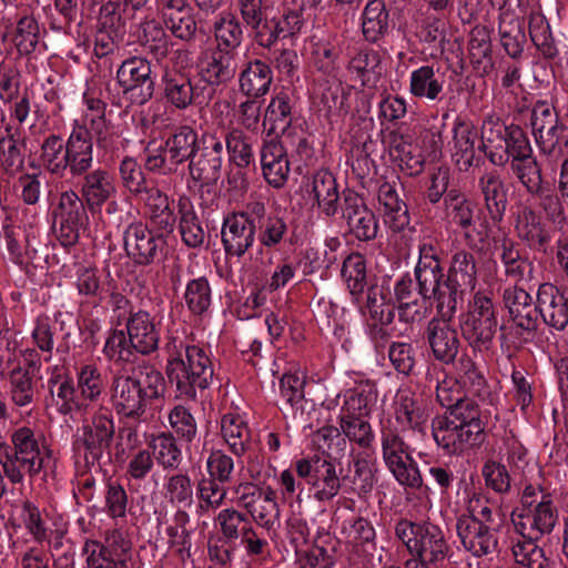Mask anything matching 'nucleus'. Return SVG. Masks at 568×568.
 <instances>
[{
	"label": "nucleus",
	"mask_w": 568,
	"mask_h": 568,
	"mask_svg": "<svg viewBox=\"0 0 568 568\" xmlns=\"http://www.w3.org/2000/svg\"><path fill=\"white\" fill-rule=\"evenodd\" d=\"M52 458V449L44 434L37 427L22 425L10 435V444L0 440V464L4 476L12 484L24 477H37Z\"/></svg>",
	"instance_id": "f257e3e1"
},
{
	"label": "nucleus",
	"mask_w": 568,
	"mask_h": 568,
	"mask_svg": "<svg viewBox=\"0 0 568 568\" xmlns=\"http://www.w3.org/2000/svg\"><path fill=\"white\" fill-rule=\"evenodd\" d=\"M166 383L163 374L153 366H138L130 373L118 374L111 385V403L118 415L141 418L148 405L164 397Z\"/></svg>",
	"instance_id": "f03ea898"
},
{
	"label": "nucleus",
	"mask_w": 568,
	"mask_h": 568,
	"mask_svg": "<svg viewBox=\"0 0 568 568\" xmlns=\"http://www.w3.org/2000/svg\"><path fill=\"white\" fill-rule=\"evenodd\" d=\"M166 375L175 385V397L194 400L197 389H205L213 377L207 351L199 345L184 344L178 338L168 343Z\"/></svg>",
	"instance_id": "7ed1b4c3"
},
{
	"label": "nucleus",
	"mask_w": 568,
	"mask_h": 568,
	"mask_svg": "<svg viewBox=\"0 0 568 568\" xmlns=\"http://www.w3.org/2000/svg\"><path fill=\"white\" fill-rule=\"evenodd\" d=\"M432 435L436 445L448 455H460L485 440V424L474 402L458 404L432 420Z\"/></svg>",
	"instance_id": "20e7f679"
},
{
	"label": "nucleus",
	"mask_w": 568,
	"mask_h": 568,
	"mask_svg": "<svg viewBox=\"0 0 568 568\" xmlns=\"http://www.w3.org/2000/svg\"><path fill=\"white\" fill-rule=\"evenodd\" d=\"M558 511L551 495L538 484L525 486L520 506L511 515L515 530L528 539H540L550 534L557 523Z\"/></svg>",
	"instance_id": "39448f33"
},
{
	"label": "nucleus",
	"mask_w": 568,
	"mask_h": 568,
	"mask_svg": "<svg viewBox=\"0 0 568 568\" xmlns=\"http://www.w3.org/2000/svg\"><path fill=\"white\" fill-rule=\"evenodd\" d=\"M404 432L392 427L389 423L379 424L383 462L400 486L419 489L424 484L423 477L403 438Z\"/></svg>",
	"instance_id": "423d86ee"
},
{
	"label": "nucleus",
	"mask_w": 568,
	"mask_h": 568,
	"mask_svg": "<svg viewBox=\"0 0 568 568\" xmlns=\"http://www.w3.org/2000/svg\"><path fill=\"white\" fill-rule=\"evenodd\" d=\"M395 535L412 556H418L429 565L443 561L450 550L442 528L429 521L400 520L396 524Z\"/></svg>",
	"instance_id": "0eeeda50"
},
{
	"label": "nucleus",
	"mask_w": 568,
	"mask_h": 568,
	"mask_svg": "<svg viewBox=\"0 0 568 568\" xmlns=\"http://www.w3.org/2000/svg\"><path fill=\"white\" fill-rule=\"evenodd\" d=\"M199 151L197 133L189 125L176 129L164 145L146 149L145 168L151 172L171 174L195 156Z\"/></svg>",
	"instance_id": "6e6552de"
},
{
	"label": "nucleus",
	"mask_w": 568,
	"mask_h": 568,
	"mask_svg": "<svg viewBox=\"0 0 568 568\" xmlns=\"http://www.w3.org/2000/svg\"><path fill=\"white\" fill-rule=\"evenodd\" d=\"M498 327L497 305L480 292L476 293L460 328L468 344L477 352L488 351Z\"/></svg>",
	"instance_id": "1a4fd4ad"
},
{
	"label": "nucleus",
	"mask_w": 568,
	"mask_h": 568,
	"mask_svg": "<svg viewBox=\"0 0 568 568\" xmlns=\"http://www.w3.org/2000/svg\"><path fill=\"white\" fill-rule=\"evenodd\" d=\"M443 270L435 245L429 241L418 244V262L415 266V277L418 283V294L424 298H436L440 314L448 316V287L443 280Z\"/></svg>",
	"instance_id": "9d476101"
},
{
	"label": "nucleus",
	"mask_w": 568,
	"mask_h": 568,
	"mask_svg": "<svg viewBox=\"0 0 568 568\" xmlns=\"http://www.w3.org/2000/svg\"><path fill=\"white\" fill-rule=\"evenodd\" d=\"M446 216L450 224L462 230L467 244L481 250L490 232L487 221L481 219L476 204L465 195L449 192L446 200Z\"/></svg>",
	"instance_id": "9b49d317"
},
{
	"label": "nucleus",
	"mask_w": 568,
	"mask_h": 568,
	"mask_svg": "<svg viewBox=\"0 0 568 568\" xmlns=\"http://www.w3.org/2000/svg\"><path fill=\"white\" fill-rule=\"evenodd\" d=\"M116 82L132 104L142 105L153 97L155 82L151 64L144 58L124 60L116 70Z\"/></svg>",
	"instance_id": "f8f14e48"
},
{
	"label": "nucleus",
	"mask_w": 568,
	"mask_h": 568,
	"mask_svg": "<svg viewBox=\"0 0 568 568\" xmlns=\"http://www.w3.org/2000/svg\"><path fill=\"white\" fill-rule=\"evenodd\" d=\"M113 435L114 423L111 414L106 409H100L90 422H83L81 434L74 440L73 447L83 455L88 464H94L109 447Z\"/></svg>",
	"instance_id": "ddd939ff"
},
{
	"label": "nucleus",
	"mask_w": 568,
	"mask_h": 568,
	"mask_svg": "<svg viewBox=\"0 0 568 568\" xmlns=\"http://www.w3.org/2000/svg\"><path fill=\"white\" fill-rule=\"evenodd\" d=\"M12 524L17 527L24 528L32 539L42 545L47 542L52 545L54 549L62 546V539L67 535L68 528L64 523H53L50 526V519L33 503L24 501L12 517Z\"/></svg>",
	"instance_id": "4468645a"
},
{
	"label": "nucleus",
	"mask_w": 568,
	"mask_h": 568,
	"mask_svg": "<svg viewBox=\"0 0 568 568\" xmlns=\"http://www.w3.org/2000/svg\"><path fill=\"white\" fill-rule=\"evenodd\" d=\"M295 468L297 475L311 486L316 500L328 501L339 493L341 478L332 462L322 458H304L295 463Z\"/></svg>",
	"instance_id": "2eb2a0df"
},
{
	"label": "nucleus",
	"mask_w": 568,
	"mask_h": 568,
	"mask_svg": "<svg viewBox=\"0 0 568 568\" xmlns=\"http://www.w3.org/2000/svg\"><path fill=\"white\" fill-rule=\"evenodd\" d=\"M477 282V267L474 255L465 250H459L452 256L448 268L446 286L448 287L447 312L454 315L457 307L458 295L464 291H473Z\"/></svg>",
	"instance_id": "dca6fc26"
},
{
	"label": "nucleus",
	"mask_w": 568,
	"mask_h": 568,
	"mask_svg": "<svg viewBox=\"0 0 568 568\" xmlns=\"http://www.w3.org/2000/svg\"><path fill=\"white\" fill-rule=\"evenodd\" d=\"M255 235V222L248 212L231 213L224 217L221 236L227 256L242 257L254 244Z\"/></svg>",
	"instance_id": "f3484780"
},
{
	"label": "nucleus",
	"mask_w": 568,
	"mask_h": 568,
	"mask_svg": "<svg viewBox=\"0 0 568 568\" xmlns=\"http://www.w3.org/2000/svg\"><path fill=\"white\" fill-rule=\"evenodd\" d=\"M452 316L432 318L425 331L434 358L444 365L455 363L460 347L458 332L449 322Z\"/></svg>",
	"instance_id": "a211bd4d"
},
{
	"label": "nucleus",
	"mask_w": 568,
	"mask_h": 568,
	"mask_svg": "<svg viewBox=\"0 0 568 568\" xmlns=\"http://www.w3.org/2000/svg\"><path fill=\"white\" fill-rule=\"evenodd\" d=\"M361 311L366 317L371 337L375 341L383 339L386 335L384 327L389 325L395 316V305L388 300L387 291L383 286H371Z\"/></svg>",
	"instance_id": "6ab92c4d"
},
{
	"label": "nucleus",
	"mask_w": 568,
	"mask_h": 568,
	"mask_svg": "<svg viewBox=\"0 0 568 568\" xmlns=\"http://www.w3.org/2000/svg\"><path fill=\"white\" fill-rule=\"evenodd\" d=\"M456 529L463 547L475 557H483L496 551L498 546L497 535L490 525L483 520L459 517Z\"/></svg>",
	"instance_id": "aec40b11"
},
{
	"label": "nucleus",
	"mask_w": 568,
	"mask_h": 568,
	"mask_svg": "<svg viewBox=\"0 0 568 568\" xmlns=\"http://www.w3.org/2000/svg\"><path fill=\"white\" fill-rule=\"evenodd\" d=\"M68 170L72 176H82L90 171L94 160V142L89 129L72 124L65 142Z\"/></svg>",
	"instance_id": "412c9836"
},
{
	"label": "nucleus",
	"mask_w": 568,
	"mask_h": 568,
	"mask_svg": "<svg viewBox=\"0 0 568 568\" xmlns=\"http://www.w3.org/2000/svg\"><path fill=\"white\" fill-rule=\"evenodd\" d=\"M80 191L88 210L94 214L115 197L118 189L113 175L108 170L98 168L83 174Z\"/></svg>",
	"instance_id": "4be33fe9"
},
{
	"label": "nucleus",
	"mask_w": 568,
	"mask_h": 568,
	"mask_svg": "<svg viewBox=\"0 0 568 568\" xmlns=\"http://www.w3.org/2000/svg\"><path fill=\"white\" fill-rule=\"evenodd\" d=\"M235 53L217 47L206 48L197 58L201 78L209 84L217 85L231 80L236 72Z\"/></svg>",
	"instance_id": "5701e85b"
},
{
	"label": "nucleus",
	"mask_w": 568,
	"mask_h": 568,
	"mask_svg": "<svg viewBox=\"0 0 568 568\" xmlns=\"http://www.w3.org/2000/svg\"><path fill=\"white\" fill-rule=\"evenodd\" d=\"M478 133L474 124L460 116L454 120L452 140L448 142L452 160L460 171H467L474 164L475 144Z\"/></svg>",
	"instance_id": "b1692460"
},
{
	"label": "nucleus",
	"mask_w": 568,
	"mask_h": 568,
	"mask_svg": "<svg viewBox=\"0 0 568 568\" xmlns=\"http://www.w3.org/2000/svg\"><path fill=\"white\" fill-rule=\"evenodd\" d=\"M263 176L274 187H282L290 174V161L283 143L273 138L265 141L261 149Z\"/></svg>",
	"instance_id": "393cba45"
},
{
	"label": "nucleus",
	"mask_w": 568,
	"mask_h": 568,
	"mask_svg": "<svg viewBox=\"0 0 568 568\" xmlns=\"http://www.w3.org/2000/svg\"><path fill=\"white\" fill-rule=\"evenodd\" d=\"M495 251L503 262L508 277L519 283H529L536 280L537 268L534 261L521 255L513 240L504 236L500 243L496 242Z\"/></svg>",
	"instance_id": "a878e982"
},
{
	"label": "nucleus",
	"mask_w": 568,
	"mask_h": 568,
	"mask_svg": "<svg viewBox=\"0 0 568 568\" xmlns=\"http://www.w3.org/2000/svg\"><path fill=\"white\" fill-rule=\"evenodd\" d=\"M126 333L133 349L149 355L158 349L160 332L153 317L145 311L131 313L126 320Z\"/></svg>",
	"instance_id": "bb28decb"
},
{
	"label": "nucleus",
	"mask_w": 568,
	"mask_h": 568,
	"mask_svg": "<svg viewBox=\"0 0 568 568\" xmlns=\"http://www.w3.org/2000/svg\"><path fill=\"white\" fill-rule=\"evenodd\" d=\"M514 216L517 235L525 241L530 248L544 250L550 242V235L531 205L525 202L518 203L515 206Z\"/></svg>",
	"instance_id": "cd10ccee"
},
{
	"label": "nucleus",
	"mask_w": 568,
	"mask_h": 568,
	"mask_svg": "<svg viewBox=\"0 0 568 568\" xmlns=\"http://www.w3.org/2000/svg\"><path fill=\"white\" fill-rule=\"evenodd\" d=\"M538 314L544 322L557 329L562 331L568 325V302L559 290L550 284L539 285L537 292Z\"/></svg>",
	"instance_id": "c85d7f7f"
},
{
	"label": "nucleus",
	"mask_w": 568,
	"mask_h": 568,
	"mask_svg": "<svg viewBox=\"0 0 568 568\" xmlns=\"http://www.w3.org/2000/svg\"><path fill=\"white\" fill-rule=\"evenodd\" d=\"M509 132L510 125H505L494 115H489L483 121L478 149L486 154L494 165L503 166L508 163V155L504 145Z\"/></svg>",
	"instance_id": "c756f323"
},
{
	"label": "nucleus",
	"mask_w": 568,
	"mask_h": 568,
	"mask_svg": "<svg viewBox=\"0 0 568 568\" xmlns=\"http://www.w3.org/2000/svg\"><path fill=\"white\" fill-rule=\"evenodd\" d=\"M393 407L394 414L382 417L379 424L386 425L389 423L392 427L400 430L420 428L422 414L410 389H399L395 395Z\"/></svg>",
	"instance_id": "7c9ffc66"
},
{
	"label": "nucleus",
	"mask_w": 568,
	"mask_h": 568,
	"mask_svg": "<svg viewBox=\"0 0 568 568\" xmlns=\"http://www.w3.org/2000/svg\"><path fill=\"white\" fill-rule=\"evenodd\" d=\"M343 217L349 231L361 241H368L376 236L378 225L374 213L368 210L363 200L357 196L345 197Z\"/></svg>",
	"instance_id": "2f4dec72"
},
{
	"label": "nucleus",
	"mask_w": 568,
	"mask_h": 568,
	"mask_svg": "<svg viewBox=\"0 0 568 568\" xmlns=\"http://www.w3.org/2000/svg\"><path fill=\"white\" fill-rule=\"evenodd\" d=\"M124 248L136 263H150L156 253L158 242L152 232L142 223L130 224L124 232Z\"/></svg>",
	"instance_id": "473e14b6"
},
{
	"label": "nucleus",
	"mask_w": 568,
	"mask_h": 568,
	"mask_svg": "<svg viewBox=\"0 0 568 568\" xmlns=\"http://www.w3.org/2000/svg\"><path fill=\"white\" fill-rule=\"evenodd\" d=\"M351 78L364 88H374L384 73L381 54L372 49H362L354 54L347 65Z\"/></svg>",
	"instance_id": "72a5a7b5"
},
{
	"label": "nucleus",
	"mask_w": 568,
	"mask_h": 568,
	"mask_svg": "<svg viewBox=\"0 0 568 568\" xmlns=\"http://www.w3.org/2000/svg\"><path fill=\"white\" fill-rule=\"evenodd\" d=\"M504 302L513 321L524 329H531L538 317V304L524 288L511 286L504 291Z\"/></svg>",
	"instance_id": "f704fd0d"
},
{
	"label": "nucleus",
	"mask_w": 568,
	"mask_h": 568,
	"mask_svg": "<svg viewBox=\"0 0 568 568\" xmlns=\"http://www.w3.org/2000/svg\"><path fill=\"white\" fill-rule=\"evenodd\" d=\"M445 78L433 65H422L410 72L409 93L417 99L438 101L442 99Z\"/></svg>",
	"instance_id": "c9c22d12"
},
{
	"label": "nucleus",
	"mask_w": 568,
	"mask_h": 568,
	"mask_svg": "<svg viewBox=\"0 0 568 568\" xmlns=\"http://www.w3.org/2000/svg\"><path fill=\"white\" fill-rule=\"evenodd\" d=\"M376 399L375 384L363 381L345 392L338 417H369Z\"/></svg>",
	"instance_id": "e433bc0d"
},
{
	"label": "nucleus",
	"mask_w": 568,
	"mask_h": 568,
	"mask_svg": "<svg viewBox=\"0 0 568 568\" xmlns=\"http://www.w3.org/2000/svg\"><path fill=\"white\" fill-rule=\"evenodd\" d=\"M138 196L145 204L149 217L154 226L171 233L176 219L170 206L169 196L156 186H148Z\"/></svg>",
	"instance_id": "4c0bfd02"
},
{
	"label": "nucleus",
	"mask_w": 568,
	"mask_h": 568,
	"mask_svg": "<svg viewBox=\"0 0 568 568\" xmlns=\"http://www.w3.org/2000/svg\"><path fill=\"white\" fill-rule=\"evenodd\" d=\"M460 387L469 394L485 400L489 397V387L484 369L469 355L463 354L455 364V377Z\"/></svg>",
	"instance_id": "58836bf2"
},
{
	"label": "nucleus",
	"mask_w": 568,
	"mask_h": 568,
	"mask_svg": "<svg viewBox=\"0 0 568 568\" xmlns=\"http://www.w3.org/2000/svg\"><path fill=\"white\" fill-rule=\"evenodd\" d=\"M49 390L51 394V405L55 407L57 412L62 415L78 413L84 415L89 410V404L83 403L80 395L77 396L73 383L68 379L48 381Z\"/></svg>",
	"instance_id": "ea45409f"
},
{
	"label": "nucleus",
	"mask_w": 568,
	"mask_h": 568,
	"mask_svg": "<svg viewBox=\"0 0 568 568\" xmlns=\"http://www.w3.org/2000/svg\"><path fill=\"white\" fill-rule=\"evenodd\" d=\"M273 81V72L270 65L261 60H254L240 74V90L247 98L264 97Z\"/></svg>",
	"instance_id": "a19ab883"
},
{
	"label": "nucleus",
	"mask_w": 568,
	"mask_h": 568,
	"mask_svg": "<svg viewBox=\"0 0 568 568\" xmlns=\"http://www.w3.org/2000/svg\"><path fill=\"white\" fill-rule=\"evenodd\" d=\"M212 32L217 48L235 53L244 39L243 27L237 17L231 11L220 12L213 23Z\"/></svg>",
	"instance_id": "79ce46f5"
},
{
	"label": "nucleus",
	"mask_w": 568,
	"mask_h": 568,
	"mask_svg": "<svg viewBox=\"0 0 568 568\" xmlns=\"http://www.w3.org/2000/svg\"><path fill=\"white\" fill-rule=\"evenodd\" d=\"M378 203L383 211L385 224L394 232L402 231L409 224L407 206L390 184L384 183L381 185Z\"/></svg>",
	"instance_id": "37998d69"
},
{
	"label": "nucleus",
	"mask_w": 568,
	"mask_h": 568,
	"mask_svg": "<svg viewBox=\"0 0 568 568\" xmlns=\"http://www.w3.org/2000/svg\"><path fill=\"white\" fill-rule=\"evenodd\" d=\"M312 193L318 207L327 216L334 215L338 209L339 192L334 175L321 170L313 175Z\"/></svg>",
	"instance_id": "c03bdc74"
},
{
	"label": "nucleus",
	"mask_w": 568,
	"mask_h": 568,
	"mask_svg": "<svg viewBox=\"0 0 568 568\" xmlns=\"http://www.w3.org/2000/svg\"><path fill=\"white\" fill-rule=\"evenodd\" d=\"M221 433L234 455L242 456L246 452L250 442V429L243 416L237 413L223 415Z\"/></svg>",
	"instance_id": "a18cd8bd"
},
{
	"label": "nucleus",
	"mask_w": 568,
	"mask_h": 568,
	"mask_svg": "<svg viewBox=\"0 0 568 568\" xmlns=\"http://www.w3.org/2000/svg\"><path fill=\"white\" fill-rule=\"evenodd\" d=\"M180 214V233L189 247H200L205 240V232L196 216L193 204L186 195L178 201Z\"/></svg>",
	"instance_id": "49530a36"
},
{
	"label": "nucleus",
	"mask_w": 568,
	"mask_h": 568,
	"mask_svg": "<svg viewBox=\"0 0 568 568\" xmlns=\"http://www.w3.org/2000/svg\"><path fill=\"white\" fill-rule=\"evenodd\" d=\"M388 30V12L382 0H371L362 13V31L365 39L376 42Z\"/></svg>",
	"instance_id": "de8ad7c7"
},
{
	"label": "nucleus",
	"mask_w": 568,
	"mask_h": 568,
	"mask_svg": "<svg viewBox=\"0 0 568 568\" xmlns=\"http://www.w3.org/2000/svg\"><path fill=\"white\" fill-rule=\"evenodd\" d=\"M292 106L287 94L280 92L274 95L264 114L263 128L268 134L283 133L291 124Z\"/></svg>",
	"instance_id": "09e8293b"
},
{
	"label": "nucleus",
	"mask_w": 568,
	"mask_h": 568,
	"mask_svg": "<svg viewBox=\"0 0 568 568\" xmlns=\"http://www.w3.org/2000/svg\"><path fill=\"white\" fill-rule=\"evenodd\" d=\"M394 294L397 302L400 321L414 322L422 317L418 293L414 290L413 280L409 275L400 277L394 286Z\"/></svg>",
	"instance_id": "8fccbe9b"
},
{
	"label": "nucleus",
	"mask_w": 568,
	"mask_h": 568,
	"mask_svg": "<svg viewBox=\"0 0 568 568\" xmlns=\"http://www.w3.org/2000/svg\"><path fill=\"white\" fill-rule=\"evenodd\" d=\"M162 20L173 37L186 42L195 38L197 22L187 4L181 9L163 11Z\"/></svg>",
	"instance_id": "3c124183"
},
{
	"label": "nucleus",
	"mask_w": 568,
	"mask_h": 568,
	"mask_svg": "<svg viewBox=\"0 0 568 568\" xmlns=\"http://www.w3.org/2000/svg\"><path fill=\"white\" fill-rule=\"evenodd\" d=\"M528 17L529 36L534 44L546 55L555 52L554 40L549 23L541 12V6L519 9Z\"/></svg>",
	"instance_id": "603ef678"
},
{
	"label": "nucleus",
	"mask_w": 568,
	"mask_h": 568,
	"mask_svg": "<svg viewBox=\"0 0 568 568\" xmlns=\"http://www.w3.org/2000/svg\"><path fill=\"white\" fill-rule=\"evenodd\" d=\"M354 476L353 484L358 494L372 491L377 483V459L373 452L363 450L353 453Z\"/></svg>",
	"instance_id": "864d4df0"
},
{
	"label": "nucleus",
	"mask_w": 568,
	"mask_h": 568,
	"mask_svg": "<svg viewBox=\"0 0 568 568\" xmlns=\"http://www.w3.org/2000/svg\"><path fill=\"white\" fill-rule=\"evenodd\" d=\"M479 186L493 220H500L507 202L505 186L500 176L494 172L485 173L479 179Z\"/></svg>",
	"instance_id": "5fc2aeb1"
},
{
	"label": "nucleus",
	"mask_w": 568,
	"mask_h": 568,
	"mask_svg": "<svg viewBox=\"0 0 568 568\" xmlns=\"http://www.w3.org/2000/svg\"><path fill=\"white\" fill-rule=\"evenodd\" d=\"M163 87L165 98L178 109H185L193 102V85L186 74L166 71Z\"/></svg>",
	"instance_id": "6e6d98bb"
},
{
	"label": "nucleus",
	"mask_w": 568,
	"mask_h": 568,
	"mask_svg": "<svg viewBox=\"0 0 568 568\" xmlns=\"http://www.w3.org/2000/svg\"><path fill=\"white\" fill-rule=\"evenodd\" d=\"M227 489L214 479L202 478L196 485V514L211 515L224 505Z\"/></svg>",
	"instance_id": "4d7b16f0"
},
{
	"label": "nucleus",
	"mask_w": 568,
	"mask_h": 568,
	"mask_svg": "<svg viewBox=\"0 0 568 568\" xmlns=\"http://www.w3.org/2000/svg\"><path fill=\"white\" fill-rule=\"evenodd\" d=\"M104 389L100 368L94 363L81 365L77 371V390L83 403H95Z\"/></svg>",
	"instance_id": "13d9d810"
},
{
	"label": "nucleus",
	"mask_w": 568,
	"mask_h": 568,
	"mask_svg": "<svg viewBox=\"0 0 568 568\" xmlns=\"http://www.w3.org/2000/svg\"><path fill=\"white\" fill-rule=\"evenodd\" d=\"M214 524L227 541L240 539L245 535L246 529L253 526L250 517L234 507L220 510L214 518Z\"/></svg>",
	"instance_id": "bf43d9fd"
},
{
	"label": "nucleus",
	"mask_w": 568,
	"mask_h": 568,
	"mask_svg": "<svg viewBox=\"0 0 568 568\" xmlns=\"http://www.w3.org/2000/svg\"><path fill=\"white\" fill-rule=\"evenodd\" d=\"M165 500L178 509L190 507L193 504V485L186 474H174L165 477L163 484Z\"/></svg>",
	"instance_id": "052dcab7"
},
{
	"label": "nucleus",
	"mask_w": 568,
	"mask_h": 568,
	"mask_svg": "<svg viewBox=\"0 0 568 568\" xmlns=\"http://www.w3.org/2000/svg\"><path fill=\"white\" fill-rule=\"evenodd\" d=\"M40 161L42 166L52 174L63 175L68 170L65 142L60 135L51 134L44 139L41 145Z\"/></svg>",
	"instance_id": "680f3d73"
},
{
	"label": "nucleus",
	"mask_w": 568,
	"mask_h": 568,
	"mask_svg": "<svg viewBox=\"0 0 568 568\" xmlns=\"http://www.w3.org/2000/svg\"><path fill=\"white\" fill-rule=\"evenodd\" d=\"M369 417H338L342 435L351 443L358 445L364 450L373 447L375 434L368 420Z\"/></svg>",
	"instance_id": "e2e57ef3"
},
{
	"label": "nucleus",
	"mask_w": 568,
	"mask_h": 568,
	"mask_svg": "<svg viewBox=\"0 0 568 568\" xmlns=\"http://www.w3.org/2000/svg\"><path fill=\"white\" fill-rule=\"evenodd\" d=\"M390 154L398 166L408 175H417L423 171L424 158L417 146L395 136L390 145Z\"/></svg>",
	"instance_id": "0e129e2a"
},
{
	"label": "nucleus",
	"mask_w": 568,
	"mask_h": 568,
	"mask_svg": "<svg viewBox=\"0 0 568 568\" xmlns=\"http://www.w3.org/2000/svg\"><path fill=\"white\" fill-rule=\"evenodd\" d=\"M247 514L258 527L266 530L273 529L280 521V508L274 490L271 487L265 488L263 496Z\"/></svg>",
	"instance_id": "69168bd1"
},
{
	"label": "nucleus",
	"mask_w": 568,
	"mask_h": 568,
	"mask_svg": "<svg viewBox=\"0 0 568 568\" xmlns=\"http://www.w3.org/2000/svg\"><path fill=\"white\" fill-rule=\"evenodd\" d=\"M538 539H518L513 542L511 552L515 562L523 568H547L549 559L536 541Z\"/></svg>",
	"instance_id": "338daca9"
},
{
	"label": "nucleus",
	"mask_w": 568,
	"mask_h": 568,
	"mask_svg": "<svg viewBox=\"0 0 568 568\" xmlns=\"http://www.w3.org/2000/svg\"><path fill=\"white\" fill-rule=\"evenodd\" d=\"M150 447L163 469H176L182 462V452L171 434H159L152 439Z\"/></svg>",
	"instance_id": "774afa93"
}]
</instances>
